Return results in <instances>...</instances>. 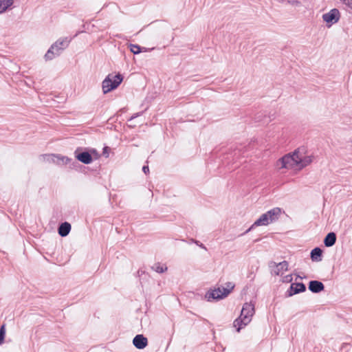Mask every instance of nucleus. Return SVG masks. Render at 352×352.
<instances>
[{
  "label": "nucleus",
  "mask_w": 352,
  "mask_h": 352,
  "mask_svg": "<svg viewBox=\"0 0 352 352\" xmlns=\"http://www.w3.org/2000/svg\"><path fill=\"white\" fill-rule=\"evenodd\" d=\"M314 156L309 154L305 147H299L294 152L285 155L276 162V168L300 171L311 164Z\"/></svg>",
  "instance_id": "f257e3e1"
},
{
  "label": "nucleus",
  "mask_w": 352,
  "mask_h": 352,
  "mask_svg": "<svg viewBox=\"0 0 352 352\" xmlns=\"http://www.w3.org/2000/svg\"><path fill=\"white\" fill-rule=\"evenodd\" d=\"M69 41L67 38L56 41L51 47L48 50L45 55L46 60H52L54 58L55 55L58 56L61 51L67 47Z\"/></svg>",
  "instance_id": "39448f33"
},
{
  "label": "nucleus",
  "mask_w": 352,
  "mask_h": 352,
  "mask_svg": "<svg viewBox=\"0 0 352 352\" xmlns=\"http://www.w3.org/2000/svg\"><path fill=\"white\" fill-rule=\"evenodd\" d=\"M200 247L203 248H205V247L203 245V244H201L200 245Z\"/></svg>",
  "instance_id": "393cba45"
},
{
  "label": "nucleus",
  "mask_w": 352,
  "mask_h": 352,
  "mask_svg": "<svg viewBox=\"0 0 352 352\" xmlns=\"http://www.w3.org/2000/svg\"><path fill=\"white\" fill-rule=\"evenodd\" d=\"M281 213V210L279 208H274L265 214H263L259 219H258L252 226L245 232H250L253 228L261 226H267L270 223L275 221L278 219Z\"/></svg>",
  "instance_id": "7ed1b4c3"
},
{
  "label": "nucleus",
  "mask_w": 352,
  "mask_h": 352,
  "mask_svg": "<svg viewBox=\"0 0 352 352\" xmlns=\"http://www.w3.org/2000/svg\"><path fill=\"white\" fill-rule=\"evenodd\" d=\"M76 157L78 160L86 164H90L92 162V157L88 152L76 154Z\"/></svg>",
  "instance_id": "ddd939ff"
},
{
  "label": "nucleus",
  "mask_w": 352,
  "mask_h": 352,
  "mask_svg": "<svg viewBox=\"0 0 352 352\" xmlns=\"http://www.w3.org/2000/svg\"><path fill=\"white\" fill-rule=\"evenodd\" d=\"M6 336V325L3 324L0 327V344H1L4 340Z\"/></svg>",
  "instance_id": "6ab92c4d"
},
{
  "label": "nucleus",
  "mask_w": 352,
  "mask_h": 352,
  "mask_svg": "<svg viewBox=\"0 0 352 352\" xmlns=\"http://www.w3.org/2000/svg\"><path fill=\"white\" fill-rule=\"evenodd\" d=\"M336 241V235L334 232H329L324 239V243L326 247L333 246Z\"/></svg>",
  "instance_id": "2eb2a0df"
},
{
  "label": "nucleus",
  "mask_w": 352,
  "mask_h": 352,
  "mask_svg": "<svg viewBox=\"0 0 352 352\" xmlns=\"http://www.w3.org/2000/svg\"><path fill=\"white\" fill-rule=\"evenodd\" d=\"M305 285L302 283H292L289 289L287 291V295L288 296H292L300 292H305Z\"/></svg>",
  "instance_id": "9d476101"
},
{
  "label": "nucleus",
  "mask_w": 352,
  "mask_h": 352,
  "mask_svg": "<svg viewBox=\"0 0 352 352\" xmlns=\"http://www.w3.org/2000/svg\"><path fill=\"white\" fill-rule=\"evenodd\" d=\"M292 279H293L292 275L288 274V275L283 277L282 281L283 283H291L292 281Z\"/></svg>",
  "instance_id": "412c9836"
},
{
  "label": "nucleus",
  "mask_w": 352,
  "mask_h": 352,
  "mask_svg": "<svg viewBox=\"0 0 352 352\" xmlns=\"http://www.w3.org/2000/svg\"><path fill=\"white\" fill-rule=\"evenodd\" d=\"M109 148L106 146L103 148V155L107 157L109 156Z\"/></svg>",
  "instance_id": "4be33fe9"
},
{
  "label": "nucleus",
  "mask_w": 352,
  "mask_h": 352,
  "mask_svg": "<svg viewBox=\"0 0 352 352\" xmlns=\"http://www.w3.org/2000/svg\"><path fill=\"white\" fill-rule=\"evenodd\" d=\"M152 269L154 271H155L156 272L163 273L164 272H165L167 270V267L164 265H162L157 263V264L154 265L152 267Z\"/></svg>",
  "instance_id": "a211bd4d"
},
{
  "label": "nucleus",
  "mask_w": 352,
  "mask_h": 352,
  "mask_svg": "<svg viewBox=\"0 0 352 352\" xmlns=\"http://www.w3.org/2000/svg\"><path fill=\"white\" fill-rule=\"evenodd\" d=\"M133 345L138 349H143L148 345V340L142 334L135 336L133 340Z\"/></svg>",
  "instance_id": "1a4fd4ad"
},
{
  "label": "nucleus",
  "mask_w": 352,
  "mask_h": 352,
  "mask_svg": "<svg viewBox=\"0 0 352 352\" xmlns=\"http://www.w3.org/2000/svg\"><path fill=\"white\" fill-rule=\"evenodd\" d=\"M343 2L347 5L349 7L352 8V0H342Z\"/></svg>",
  "instance_id": "b1692460"
},
{
  "label": "nucleus",
  "mask_w": 352,
  "mask_h": 352,
  "mask_svg": "<svg viewBox=\"0 0 352 352\" xmlns=\"http://www.w3.org/2000/svg\"><path fill=\"white\" fill-rule=\"evenodd\" d=\"M45 158L47 161L52 162L58 165H65L70 162V159L60 155H47Z\"/></svg>",
  "instance_id": "0eeeda50"
},
{
  "label": "nucleus",
  "mask_w": 352,
  "mask_h": 352,
  "mask_svg": "<svg viewBox=\"0 0 352 352\" xmlns=\"http://www.w3.org/2000/svg\"><path fill=\"white\" fill-rule=\"evenodd\" d=\"M130 50L132 53L134 54H138L140 52V47L138 45H130Z\"/></svg>",
  "instance_id": "aec40b11"
},
{
  "label": "nucleus",
  "mask_w": 352,
  "mask_h": 352,
  "mask_svg": "<svg viewBox=\"0 0 352 352\" xmlns=\"http://www.w3.org/2000/svg\"><path fill=\"white\" fill-rule=\"evenodd\" d=\"M288 270V263L283 261L276 265L273 272L276 276H282Z\"/></svg>",
  "instance_id": "f8f14e48"
},
{
  "label": "nucleus",
  "mask_w": 352,
  "mask_h": 352,
  "mask_svg": "<svg viewBox=\"0 0 352 352\" xmlns=\"http://www.w3.org/2000/svg\"><path fill=\"white\" fill-rule=\"evenodd\" d=\"M71 230V225L65 222L60 224V226L58 228V234L61 236H66L68 235Z\"/></svg>",
  "instance_id": "4468645a"
},
{
  "label": "nucleus",
  "mask_w": 352,
  "mask_h": 352,
  "mask_svg": "<svg viewBox=\"0 0 352 352\" xmlns=\"http://www.w3.org/2000/svg\"><path fill=\"white\" fill-rule=\"evenodd\" d=\"M254 314V305L252 302H245L242 308L240 316L236 318L233 323L236 331L239 332L241 329L246 326L252 320Z\"/></svg>",
  "instance_id": "f03ea898"
},
{
  "label": "nucleus",
  "mask_w": 352,
  "mask_h": 352,
  "mask_svg": "<svg viewBox=\"0 0 352 352\" xmlns=\"http://www.w3.org/2000/svg\"><path fill=\"white\" fill-rule=\"evenodd\" d=\"M322 251L319 248H316L311 250V258L313 261H321Z\"/></svg>",
  "instance_id": "dca6fc26"
},
{
  "label": "nucleus",
  "mask_w": 352,
  "mask_h": 352,
  "mask_svg": "<svg viewBox=\"0 0 352 352\" xmlns=\"http://www.w3.org/2000/svg\"><path fill=\"white\" fill-rule=\"evenodd\" d=\"M122 80L123 77L120 74H118L115 76L113 74H109L102 81V90L104 94H107L117 88Z\"/></svg>",
  "instance_id": "20e7f679"
},
{
  "label": "nucleus",
  "mask_w": 352,
  "mask_h": 352,
  "mask_svg": "<svg viewBox=\"0 0 352 352\" xmlns=\"http://www.w3.org/2000/svg\"><path fill=\"white\" fill-rule=\"evenodd\" d=\"M340 18V12L338 9H332L329 12L322 15L323 20L328 23H336Z\"/></svg>",
  "instance_id": "6e6552de"
},
{
  "label": "nucleus",
  "mask_w": 352,
  "mask_h": 352,
  "mask_svg": "<svg viewBox=\"0 0 352 352\" xmlns=\"http://www.w3.org/2000/svg\"><path fill=\"white\" fill-rule=\"evenodd\" d=\"M14 0H0V13L5 12L11 6Z\"/></svg>",
  "instance_id": "f3484780"
},
{
  "label": "nucleus",
  "mask_w": 352,
  "mask_h": 352,
  "mask_svg": "<svg viewBox=\"0 0 352 352\" xmlns=\"http://www.w3.org/2000/svg\"><path fill=\"white\" fill-rule=\"evenodd\" d=\"M324 286L323 283L318 280H311L309 283V289L314 293H319L323 291Z\"/></svg>",
  "instance_id": "9b49d317"
},
{
  "label": "nucleus",
  "mask_w": 352,
  "mask_h": 352,
  "mask_svg": "<svg viewBox=\"0 0 352 352\" xmlns=\"http://www.w3.org/2000/svg\"><path fill=\"white\" fill-rule=\"evenodd\" d=\"M234 285L232 283L228 282L226 283V287H219L214 289L209 296V298L213 299H221L226 297L234 289Z\"/></svg>",
  "instance_id": "423d86ee"
},
{
  "label": "nucleus",
  "mask_w": 352,
  "mask_h": 352,
  "mask_svg": "<svg viewBox=\"0 0 352 352\" xmlns=\"http://www.w3.org/2000/svg\"><path fill=\"white\" fill-rule=\"evenodd\" d=\"M142 171L145 175H147L149 173V168L148 166H144L142 167Z\"/></svg>",
  "instance_id": "5701e85b"
}]
</instances>
